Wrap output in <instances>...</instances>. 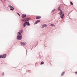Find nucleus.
<instances>
[{
    "mask_svg": "<svg viewBox=\"0 0 77 77\" xmlns=\"http://www.w3.org/2000/svg\"><path fill=\"white\" fill-rule=\"evenodd\" d=\"M6 57V54H3L2 55V58H5V57Z\"/></svg>",
    "mask_w": 77,
    "mask_h": 77,
    "instance_id": "nucleus-8",
    "label": "nucleus"
},
{
    "mask_svg": "<svg viewBox=\"0 0 77 77\" xmlns=\"http://www.w3.org/2000/svg\"><path fill=\"white\" fill-rule=\"evenodd\" d=\"M75 73L76 74H77V72H75Z\"/></svg>",
    "mask_w": 77,
    "mask_h": 77,
    "instance_id": "nucleus-21",
    "label": "nucleus"
},
{
    "mask_svg": "<svg viewBox=\"0 0 77 77\" xmlns=\"http://www.w3.org/2000/svg\"><path fill=\"white\" fill-rule=\"evenodd\" d=\"M2 56L0 55V58H2Z\"/></svg>",
    "mask_w": 77,
    "mask_h": 77,
    "instance_id": "nucleus-19",
    "label": "nucleus"
},
{
    "mask_svg": "<svg viewBox=\"0 0 77 77\" xmlns=\"http://www.w3.org/2000/svg\"><path fill=\"white\" fill-rule=\"evenodd\" d=\"M17 39L19 40H20L22 39V36H21V34H20V33L18 32L17 34Z\"/></svg>",
    "mask_w": 77,
    "mask_h": 77,
    "instance_id": "nucleus-2",
    "label": "nucleus"
},
{
    "mask_svg": "<svg viewBox=\"0 0 77 77\" xmlns=\"http://www.w3.org/2000/svg\"><path fill=\"white\" fill-rule=\"evenodd\" d=\"M58 11L60 12L59 14L61 18H63V17H64V14L63 13V11L60 8H58Z\"/></svg>",
    "mask_w": 77,
    "mask_h": 77,
    "instance_id": "nucleus-1",
    "label": "nucleus"
},
{
    "mask_svg": "<svg viewBox=\"0 0 77 77\" xmlns=\"http://www.w3.org/2000/svg\"><path fill=\"white\" fill-rule=\"evenodd\" d=\"M64 74H65V72H62V73L61 74V75L62 76H63V75H64Z\"/></svg>",
    "mask_w": 77,
    "mask_h": 77,
    "instance_id": "nucleus-12",
    "label": "nucleus"
},
{
    "mask_svg": "<svg viewBox=\"0 0 77 77\" xmlns=\"http://www.w3.org/2000/svg\"><path fill=\"white\" fill-rule=\"evenodd\" d=\"M70 4L72 5H73V3L71 2H70Z\"/></svg>",
    "mask_w": 77,
    "mask_h": 77,
    "instance_id": "nucleus-16",
    "label": "nucleus"
},
{
    "mask_svg": "<svg viewBox=\"0 0 77 77\" xmlns=\"http://www.w3.org/2000/svg\"><path fill=\"white\" fill-rule=\"evenodd\" d=\"M20 44L21 45H26V43L25 42H20Z\"/></svg>",
    "mask_w": 77,
    "mask_h": 77,
    "instance_id": "nucleus-7",
    "label": "nucleus"
},
{
    "mask_svg": "<svg viewBox=\"0 0 77 77\" xmlns=\"http://www.w3.org/2000/svg\"><path fill=\"white\" fill-rule=\"evenodd\" d=\"M22 21H23L24 22V20H22Z\"/></svg>",
    "mask_w": 77,
    "mask_h": 77,
    "instance_id": "nucleus-20",
    "label": "nucleus"
},
{
    "mask_svg": "<svg viewBox=\"0 0 77 77\" xmlns=\"http://www.w3.org/2000/svg\"><path fill=\"white\" fill-rule=\"evenodd\" d=\"M41 21V20H37L34 23V24H37V23H39Z\"/></svg>",
    "mask_w": 77,
    "mask_h": 77,
    "instance_id": "nucleus-6",
    "label": "nucleus"
},
{
    "mask_svg": "<svg viewBox=\"0 0 77 77\" xmlns=\"http://www.w3.org/2000/svg\"><path fill=\"white\" fill-rule=\"evenodd\" d=\"M53 26V27H54V26H55V25H54L53 24H51V25L50 26Z\"/></svg>",
    "mask_w": 77,
    "mask_h": 77,
    "instance_id": "nucleus-15",
    "label": "nucleus"
},
{
    "mask_svg": "<svg viewBox=\"0 0 77 77\" xmlns=\"http://www.w3.org/2000/svg\"><path fill=\"white\" fill-rule=\"evenodd\" d=\"M54 11H55V9H54L53 10H52V12H54Z\"/></svg>",
    "mask_w": 77,
    "mask_h": 77,
    "instance_id": "nucleus-17",
    "label": "nucleus"
},
{
    "mask_svg": "<svg viewBox=\"0 0 77 77\" xmlns=\"http://www.w3.org/2000/svg\"><path fill=\"white\" fill-rule=\"evenodd\" d=\"M8 7H9V8H10V10H11V11H14V8H13V7H12V6H11V5H8Z\"/></svg>",
    "mask_w": 77,
    "mask_h": 77,
    "instance_id": "nucleus-5",
    "label": "nucleus"
},
{
    "mask_svg": "<svg viewBox=\"0 0 77 77\" xmlns=\"http://www.w3.org/2000/svg\"><path fill=\"white\" fill-rule=\"evenodd\" d=\"M2 74H3V75H4V73H2Z\"/></svg>",
    "mask_w": 77,
    "mask_h": 77,
    "instance_id": "nucleus-22",
    "label": "nucleus"
},
{
    "mask_svg": "<svg viewBox=\"0 0 77 77\" xmlns=\"http://www.w3.org/2000/svg\"><path fill=\"white\" fill-rule=\"evenodd\" d=\"M27 25V26H30V24L29 23V22H25L23 25V27H26V26Z\"/></svg>",
    "mask_w": 77,
    "mask_h": 77,
    "instance_id": "nucleus-3",
    "label": "nucleus"
},
{
    "mask_svg": "<svg viewBox=\"0 0 77 77\" xmlns=\"http://www.w3.org/2000/svg\"><path fill=\"white\" fill-rule=\"evenodd\" d=\"M23 32V31L22 30H20V31L19 32H18V33H19L20 34H21V33Z\"/></svg>",
    "mask_w": 77,
    "mask_h": 77,
    "instance_id": "nucleus-13",
    "label": "nucleus"
},
{
    "mask_svg": "<svg viewBox=\"0 0 77 77\" xmlns=\"http://www.w3.org/2000/svg\"><path fill=\"white\" fill-rule=\"evenodd\" d=\"M30 20V18H26L25 19L24 21L26 22V21H29V20Z\"/></svg>",
    "mask_w": 77,
    "mask_h": 77,
    "instance_id": "nucleus-4",
    "label": "nucleus"
},
{
    "mask_svg": "<svg viewBox=\"0 0 77 77\" xmlns=\"http://www.w3.org/2000/svg\"><path fill=\"white\" fill-rule=\"evenodd\" d=\"M47 26V25L46 24H44L42 26V28H44V27H46Z\"/></svg>",
    "mask_w": 77,
    "mask_h": 77,
    "instance_id": "nucleus-10",
    "label": "nucleus"
},
{
    "mask_svg": "<svg viewBox=\"0 0 77 77\" xmlns=\"http://www.w3.org/2000/svg\"><path fill=\"white\" fill-rule=\"evenodd\" d=\"M44 62L43 61H42L41 63V65H43L44 64Z\"/></svg>",
    "mask_w": 77,
    "mask_h": 77,
    "instance_id": "nucleus-14",
    "label": "nucleus"
},
{
    "mask_svg": "<svg viewBox=\"0 0 77 77\" xmlns=\"http://www.w3.org/2000/svg\"><path fill=\"white\" fill-rule=\"evenodd\" d=\"M26 14H23L22 16V18H25V17H26Z\"/></svg>",
    "mask_w": 77,
    "mask_h": 77,
    "instance_id": "nucleus-9",
    "label": "nucleus"
},
{
    "mask_svg": "<svg viewBox=\"0 0 77 77\" xmlns=\"http://www.w3.org/2000/svg\"><path fill=\"white\" fill-rule=\"evenodd\" d=\"M17 14L19 15V17H20V14L19 13H17Z\"/></svg>",
    "mask_w": 77,
    "mask_h": 77,
    "instance_id": "nucleus-18",
    "label": "nucleus"
},
{
    "mask_svg": "<svg viewBox=\"0 0 77 77\" xmlns=\"http://www.w3.org/2000/svg\"><path fill=\"white\" fill-rule=\"evenodd\" d=\"M41 18V17L40 16H37L36 17V18L37 19H39Z\"/></svg>",
    "mask_w": 77,
    "mask_h": 77,
    "instance_id": "nucleus-11",
    "label": "nucleus"
}]
</instances>
